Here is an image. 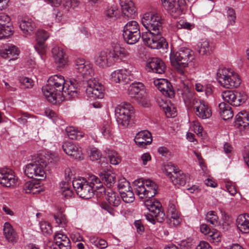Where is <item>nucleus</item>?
<instances>
[{"mask_svg":"<svg viewBox=\"0 0 249 249\" xmlns=\"http://www.w3.org/2000/svg\"><path fill=\"white\" fill-rule=\"evenodd\" d=\"M49 155H40L34 161L27 164L24 168V173L29 178L42 180L46 178L45 168L49 162Z\"/></svg>","mask_w":249,"mask_h":249,"instance_id":"nucleus-4","label":"nucleus"},{"mask_svg":"<svg viewBox=\"0 0 249 249\" xmlns=\"http://www.w3.org/2000/svg\"><path fill=\"white\" fill-rule=\"evenodd\" d=\"M36 36L37 42H44L48 39V38L49 36V35L48 33H47L45 31L43 30H39L37 32L36 34Z\"/></svg>","mask_w":249,"mask_h":249,"instance_id":"nucleus-53","label":"nucleus"},{"mask_svg":"<svg viewBox=\"0 0 249 249\" xmlns=\"http://www.w3.org/2000/svg\"><path fill=\"white\" fill-rule=\"evenodd\" d=\"M100 178L107 188H110V187L115 183L116 179L115 175L109 173H106L101 175Z\"/></svg>","mask_w":249,"mask_h":249,"instance_id":"nucleus-39","label":"nucleus"},{"mask_svg":"<svg viewBox=\"0 0 249 249\" xmlns=\"http://www.w3.org/2000/svg\"><path fill=\"white\" fill-rule=\"evenodd\" d=\"M217 78L220 85L227 89L237 88L241 84L238 75L229 68L219 69L217 72Z\"/></svg>","mask_w":249,"mask_h":249,"instance_id":"nucleus-6","label":"nucleus"},{"mask_svg":"<svg viewBox=\"0 0 249 249\" xmlns=\"http://www.w3.org/2000/svg\"><path fill=\"white\" fill-rule=\"evenodd\" d=\"M62 195L65 197H71L73 192L70 189L69 184L67 182H61L60 184Z\"/></svg>","mask_w":249,"mask_h":249,"instance_id":"nucleus-42","label":"nucleus"},{"mask_svg":"<svg viewBox=\"0 0 249 249\" xmlns=\"http://www.w3.org/2000/svg\"><path fill=\"white\" fill-rule=\"evenodd\" d=\"M79 4V0H66L63 5L66 11H69L71 8L73 9L77 7Z\"/></svg>","mask_w":249,"mask_h":249,"instance_id":"nucleus-49","label":"nucleus"},{"mask_svg":"<svg viewBox=\"0 0 249 249\" xmlns=\"http://www.w3.org/2000/svg\"><path fill=\"white\" fill-rule=\"evenodd\" d=\"M208 239L213 243H218L221 241L220 232L215 229H213L211 233L207 236Z\"/></svg>","mask_w":249,"mask_h":249,"instance_id":"nucleus-47","label":"nucleus"},{"mask_svg":"<svg viewBox=\"0 0 249 249\" xmlns=\"http://www.w3.org/2000/svg\"><path fill=\"white\" fill-rule=\"evenodd\" d=\"M154 85L165 96L169 98L174 96V91L171 83L165 79H157L154 81Z\"/></svg>","mask_w":249,"mask_h":249,"instance_id":"nucleus-19","label":"nucleus"},{"mask_svg":"<svg viewBox=\"0 0 249 249\" xmlns=\"http://www.w3.org/2000/svg\"><path fill=\"white\" fill-rule=\"evenodd\" d=\"M196 249H212V248L208 242L201 241L196 246Z\"/></svg>","mask_w":249,"mask_h":249,"instance_id":"nucleus-64","label":"nucleus"},{"mask_svg":"<svg viewBox=\"0 0 249 249\" xmlns=\"http://www.w3.org/2000/svg\"><path fill=\"white\" fill-rule=\"evenodd\" d=\"M19 54L18 49L14 45H10L4 49L0 51V55L4 58L14 59L17 58Z\"/></svg>","mask_w":249,"mask_h":249,"instance_id":"nucleus-30","label":"nucleus"},{"mask_svg":"<svg viewBox=\"0 0 249 249\" xmlns=\"http://www.w3.org/2000/svg\"><path fill=\"white\" fill-rule=\"evenodd\" d=\"M194 58L193 51L187 48H181L177 52H172L170 55L171 65L181 74L184 73L183 69L187 67Z\"/></svg>","mask_w":249,"mask_h":249,"instance_id":"nucleus-5","label":"nucleus"},{"mask_svg":"<svg viewBox=\"0 0 249 249\" xmlns=\"http://www.w3.org/2000/svg\"><path fill=\"white\" fill-rule=\"evenodd\" d=\"M235 126L240 129H249V113L243 110L239 112L235 116Z\"/></svg>","mask_w":249,"mask_h":249,"instance_id":"nucleus-23","label":"nucleus"},{"mask_svg":"<svg viewBox=\"0 0 249 249\" xmlns=\"http://www.w3.org/2000/svg\"><path fill=\"white\" fill-rule=\"evenodd\" d=\"M233 106L238 107L244 103L248 99L246 93L242 90H235Z\"/></svg>","mask_w":249,"mask_h":249,"instance_id":"nucleus-37","label":"nucleus"},{"mask_svg":"<svg viewBox=\"0 0 249 249\" xmlns=\"http://www.w3.org/2000/svg\"><path fill=\"white\" fill-rule=\"evenodd\" d=\"M54 240L55 241L56 244H57L63 241H67L70 240L66 235L57 233H55L54 236Z\"/></svg>","mask_w":249,"mask_h":249,"instance_id":"nucleus-60","label":"nucleus"},{"mask_svg":"<svg viewBox=\"0 0 249 249\" xmlns=\"http://www.w3.org/2000/svg\"><path fill=\"white\" fill-rule=\"evenodd\" d=\"M54 218L56 223L58 225H61L62 227H64L67 223V220L65 215L61 212H59L56 214H55Z\"/></svg>","mask_w":249,"mask_h":249,"instance_id":"nucleus-50","label":"nucleus"},{"mask_svg":"<svg viewBox=\"0 0 249 249\" xmlns=\"http://www.w3.org/2000/svg\"><path fill=\"white\" fill-rule=\"evenodd\" d=\"M118 187L120 194L131 190L129 182L124 178L119 180Z\"/></svg>","mask_w":249,"mask_h":249,"instance_id":"nucleus-46","label":"nucleus"},{"mask_svg":"<svg viewBox=\"0 0 249 249\" xmlns=\"http://www.w3.org/2000/svg\"><path fill=\"white\" fill-rule=\"evenodd\" d=\"M103 195L106 196V199L110 205L117 207L120 204L121 200L118 194L111 188L105 189V192H102V194H98V195Z\"/></svg>","mask_w":249,"mask_h":249,"instance_id":"nucleus-28","label":"nucleus"},{"mask_svg":"<svg viewBox=\"0 0 249 249\" xmlns=\"http://www.w3.org/2000/svg\"><path fill=\"white\" fill-rule=\"evenodd\" d=\"M80 88L79 82L75 79H70L66 80L65 87L62 92V98L71 99L77 96V92Z\"/></svg>","mask_w":249,"mask_h":249,"instance_id":"nucleus-16","label":"nucleus"},{"mask_svg":"<svg viewBox=\"0 0 249 249\" xmlns=\"http://www.w3.org/2000/svg\"><path fill=\"white\" fill-rule=\"evenodd\" d=\"M18 180L12 169L8 168L0 169V184L2 186L7 187L16 186Z\"/></svg>","mask_w":249,"mask_h":249,"instance_id":"nucleus-14","label":"nucleus"},{"mask_svg":"<svg viewBox=\"0 0 249 249\" xmlns=\"http://www.w3.org/2000/svg\"><path fill=\"white\" fill-rule=\"evenodd\" d=\"M101 157V154L96 148H92L90 150V159L92 161L97 160Z\"/></svg>","mask_w":249,"mask_h":249,"instance_id":"nucleus-59","label":"nucleus"},{"mask_svg":"<svg viewBox=\"0 0 249 249\" xmlns=\"http://www.w3.org/2000/svg\"><path fill=\"white\" fill-rule=\"evenodd\" d=\"M144 205L149 212L155 214L158 222H162L164 221L165 215L160 202L148 199L145 201Z\"/></svg>","mask_w":249,"mask_h":249,"instance_id":"nucleus-15","label":"nucleus"},{"mask_svg":"<svg viewBox=\"0 0 249 249\" xmlns=\"http://www.w3.org/2000/svg\"><path fill=\"white\" fill-rule=\"evenodd\" d=\"M75 71L81 76L85 79H90L94 75V71L91 64L85 59L79 58L75 61Z\"/></svg>","mask_w":249,"mask_h":249,"instance_id":"nucleus-12","label":"nucleus"},{"mask_svg":"<svg viewBox=\"0 0 249 249\" xmlns=\"http://www.w3.org/2000/svg\"><path fill=\"white\" fill-rule=\"evenodd\" d=\"M163 7L171 13H177L183 10L176 0H161Z\"/></svg>","mask_w":249,"mask_h":249,"instance_id":"nucleus-32","label":"nucleus"},{"mask_svg":"<svg viewBox=\"0 0 249 249\" xmlns=\"http://www.w3.org/2000/svg\"><path fill=\"white\" fill-rule=\"evenodd\" d=\"M72 185L77 194L84 199H89L93 196L94 188L96 189L97 195L105 191L101 178L94 175L90 176L88 180L84 178H76L73 180Z\"/></svg>","mask_w":249,"mask_h":249,"instance_id":"nucleus-2","label":"nucleus"},{"mask_svg":"<svg viewBox=\"0 0 249 249\" xmlns=\"http://www.w3.org/2000/svg\"><path fill=\"white\" fill-rule=\"evenodd\" d=\"M164 111L167 117H174L176 115V109L171 105H168Z\"/></svg>","mask_w":249,"mask_h":249,"instance_id":"nucleus-61","label":"nucleus"},{"mask_svg":"<svg viewBox=\"0 0 249 249\" xmlns=\"http://www.w3.org/2000/svg\"><path fill=\"white\" fill-rule=\"evenodd\" d=\"M196 114L200 118L206 119L212 116L211 109L207 103L203 101H200L195 107Z\"/></svg>","mask_w":249,"mask_h":249,"instance_id":"nucleus-27","label":"nucleus"},{"mask_svg":"<svg viewBox=\"0 0 249 249\" xmlns=\"http://www.w3.org/2000/svg\"><path fill=\"white\" fill-rule=\"evenodd\" d=\"M104 87L95 79H89L87 81V94L93 98L102 99L104 96Z\"/></svg>","mask_w":249,"mask_h":249,"instance_id":"nucleus-13","label":"nucleus"},{"mask_svg":"<svg viewBox=\"0 0 249 249\" xmlns=\"http://www.w3.org/2000/svg\"><path fill=\"white\" fill-rule=\"evenodd\" d=\"M101 131L105 138H108L112 135V130L110 125L107 122H104L103 124Z\"/></svg>","mask_w":249,"mask_h":249,"instance_id":"nucleus-48","label":"nucleus"},{"mask_svg":"<svg viewBox=\"0 0 249 249\" xmlns=\"http://www.w3.org/2000/svg\"><path fill=\"white\" fill-rule=\"evenodd\" d=\"M136 194L140 198L153 197L157 193L158 186L153 181L138 179L133 182Z\"/></svg>","mask_w":249,"mask_h":249,"instance_id":"nucleus-7","label":"nucleus"},{"mask_svg":"<svg viewBox=\"0 0 249 249\" xmlns=\"http://www.w3.org/2000/svg\"><path fill=\"white\" fill-rule=\"evenodd\" d=\"M123 16L126 19L134 18L136 8L131 0H120Z\"/></svg>","mask_w":249,"mask_h":249,"instance_id":"nucleus-22","label":"nucleus"},{"mask_svg":"<svg viewBox=\"0 0 249 249\" xmlns=\"http://www.w3.org/2000/svg\"><path fill=\"white\" fill-rule=\"evenodd\" d=\"M164 171L166 175L171 179L175 173L178 171V169L174 164L170 162L164 166Z\"/></svg>","mask_w":249,"mask_h":249,"instance_id":"nucleus-43","label":"nucleus"},{"mask_svg":"<svg viewBox=\"0 0 249 249\" xmlns=\"http://www.w3.org/2000/svg\"><path fill=\"white\" fill-rule=\"evenodd\" d=\"M19 27L25 36L32 35L36 29L35 22L29 18L22 20L19 24Z\"/></svg>","mask_w":249,"mask_h":249,"instance_id":"nucleus-31","label":"nucleus"},{"mask_svg":"<svg viewBox=\"0 0 249 249\" xmlns=\"http://www.w3.org/2000/svg\"><path fill=\"white\" fill-rule=\"evenodd\" d=\"M119 10L117 6H108L104 12L105 16L109 18H116L119 15Z\"/></svg>","mask_w":249,"mask_h":249,"instance_id":"nucleus-40","label":"nucleus"},{"mask_svg":"<svg viewBox=\"0 0 249 249\" xmlns=\"http://www.w3.org/2000/svg\"><path fill=\"white\" fill-rule=\"evenodd\" d=\"M226 188L229 193L232 196L237 193V190L235 185L230 182H228L226 184Z\"/></svg>","mask_w":249,"mask_h":249,"instance_id":"nucleus-62","label":"nucleus"},{"mask_svg":"<svg viewBox=\"0 0 249 249\" xmlns=\"http://www.w3.org/2000/svg\"><path fill=\"white\" fill-rule=\"evenodd\" d=\"M218 216L214 211H210L207 213L205 219L207 222L215 226L218 224Z\"/></svg>","mask_w":249,"mask_h":249,"instance_id":"nucleus-44","label":"nucleus"},{"mask_svg":"<svg viewBox=\"0 0 249 249\" xmlns=\"http://www.w3.org/2000/svg\"><path fill=\"white\" fill-rule=\"evenodd\" d=\"M115 112L119 126L123 128H127L134 113L132 106L127 103H121L116 107Z\"/></svg>","mask_w":249,"mask_h":249,"instance_id":"nucleus-8","label":"nucleus"},{"mask_svg":"<svg viewBox=\"0 0 249 249\" xmlns=\"http://www.w3.org/2000/svg\"><path fill=\"white\" fill-rule=\"evenodd\" d=\"M52 53L54 62L59 67H63L67 65L68 57L62 48L54 46L52 50Z\"/></svg>","mask_w":249,"mask_h":249,"instance_id":"nucleus-20","label":"nucleus"},{"mask_svg":"<svg viewBox=\"0 0 249 249\" xmlns=\"http://www.w3.org/2000/svg\"><path fill=\"white\" fill-rule=\"evenodd\" d=\"M120 195L123 200L125 203L133 202L135 199L134 194L131 190L122 193Z\"/></svg>","mask_w":249,"mask_h":249,"instance_id":"nucleus-45","label":"nucleus"},{"mask_svg":"<svg viewBox=\"0 0 249 249\" xmlns=\"http://www.w3.org/2000/svg\"><path fill=\"white\" fill-rule=\"evenodd\" d=\"M197 49L201 55L210 54L211 47L209 41L206 38L201 39L197 44Z\"/></svg>","mask_w":249,"mask_h":249,"instance_id":"nucleus-36","label":"nucleus"},{"mask_svg":"<svg viewBox=\"0 0 249 249\" xmlns=\"http://www.w3.org/2000/svg\"><path fill=\"white\" fill-rule=\"evenodd\" d=\"M136 144L140 147H145L151 143L152 139L151 133L146 130L138 132L134 139Z\"/></svg>","mask_w":249,"mask_h":249,"instance_id":"nucleus-24","label":"nucleus"},{"mask_svg":"<svg viewBox=\"0 0 249 249\" xmlns=\"http://www.w3.org/2000/svg\"><path fill=\"white\" fill-rule=\"evenodd\" d=\"M40 227L44 233L51 234L52 232V226L49 223L46 221L41 222L40 224Z\"/></svg>","mask_w":249,"mask_h":249,"instance_id":"nucleus-55","label":"nucleus"},{"mask_svg":"<svg viewBox=\"0 0 249 249\" xmlns=\"http://www.w3.org/2000/svg\"><path fill=\"white\" fill-rule=\"evenodd\" d=\"M168 224L171 227H176L178 226L181 222L178 211L174 204L169 206L168 209Z\"/></svg>","mask_w":249,"mask_h":249,"instance_id":"nucleus-26","label":"nucleus"},{"mask_svg":"<svg viewBox=\"0 0 249 249\" xmlns=\"http://www.w3.org/2000/svg\"><path fill=\"white\" fill-rule=\"evenodd\" d=\"M131 71L127 69L117 70L110 74V81L114 83L124 84L130 80Z\"/></svg>","mask_w":249,"mask_h":249,"instance_id":"nucleus-18","label":"nucleus"},{"mask_svg":"<svg viewBox=\"0 0 249 249\" xmlns=\"http://www.w3.org/2000/svg\"><path fill=\"white\" fill-rule=\"evenodd\" d=\"M11 29L8 26H6L5 24L0 23V39L3 36H8L10 35Z\"/></svg>","mask_w":249,"mask_h":249,"instance_id":"nucleus-57","label":"nucleus"},{"mask_svg":"<svg viewBox=\"0 0 249 249\" xmlns=\"http://www.w3.org/2000/svg\"><path fill=\"white\" fill-rule=\"evenodd\" d=\"M62 149L67 155L74 159L81 160L83 158L81 147L75 143L65 142L62 144Z\"/></svg>","mask_w":249,"mask_h":249,"instance_id":"nucleus-17","label":"nucleus"},{"mask_svg":"<svg viewBox=\"0 0 249 249\" xmlns=\"http://www.w3.org/2000/svg\"><path fill=\"white\" fill-rule=\"evenodd\" d=\"M108 157L110 160V162L112 164L117 165L121 161V158L118 155V154L115 151H111L108 154Z\"/></svg>","mask_w":249,"mask_h":249,"instance_id":"nucleus-51","label":"nucleus"},{"mask_svg":"<svg viewBox=\"0 0 249 249\" xmlns=\"http://www.w3.org/2000/svg\"><path fill=\"white\" fill-rule=\"evenodd\" d=\"M176 27L178 29H184L191 30L194 27L192 24L183 20H180L176 23Z\"/></svg>","mask_w":249,"mask_h":249,"instance_id":"nucleus-56","label":"nucleus"},{"mask_svg":"<svg viewBox=\"0 0 249 249\" xmlns=\"http://www.w3.org/2000/svg\"><path fill=\"white\" fill-rule=\"evenodd\" d=\"M66 80L63 76L59 74L51 76L47 85L42 90L47 100L53 104H59L63 101L62 92L65 87Z\"/></svg>","mask_w":249,"mask_h":249,"instance_id":"nucleus-3","label":"nucleus"},{"mask_svg":"<svg viewBox=\"0 0 249 249\" xmlns=\"http://www.w3.org/2000/svg\"><path fill=\"white\" fill-rule=\"evenodd\" d=\"M123 37L127 44H134L141 37V32L138 23L135 20L127 22L124 27Z\"/></svg>","mask_w":249,"mask_h":249,"instance_id":"nucleus-9","label":"nucleus"},{"mask_svg":"<svg viewBox=\"0 0 249 249\" xmlns=\"http://www.w3.org/2000/svg\"><path fill=\"white\" fill-rule=\"evenodd\" d=\"M114 56L112 54L111 49H104L97 53L95 55L94 62L95 64L99 67L106 68L115 64Z\"/></svg>","mask_w":249,"mask_h":249,"instance_id":"nucleus-11","label":"nucleus"},{"mask_svg":"<svg viewBox=\"0 0 249 249\" xmlns=\"http://www.w3.org/2000/svg\"><path fill=\"white\" fill-rule=\"evenodd\" d=\"M182 85L183 88V91L182 93V94L184 100L185 101L187 99H189L192 96V94L191 93L189 92V86L188 82H183L182 83Z\"/></svg>","mask_w":249,"mask_h":249,"instance_id":"nucleus-54","label":"nucleus"},{"mask_svg":"<svg viewBox=\"0 0 249 249\" xmlns=\"http://www.w3.org/2000/svg\"><path fill=\"white\" fill-rule=\"evenodd\" d=\"M19 81L21 85L24 88H31L34 86L33 80L26 77H20Z\"/></svg>","mask_w":249,"mask_h":249,"instance_id":"nucleus-52","label":"nucleus"},{"mask_svg":"<svg viewBox=\"0 0 249 249\" xmlns=\"http://www.w3.org/2000/svg\"><path fill=\"white\" fill-rule=\"evenodd\" d=\"M235 90H225L222 92L223 99L230 105L233 106Z\"/></svg>","mask_w":249,"mask_h":249,"instance_id":"nucleus-41","label":"nucleus"},{"mask_svg":"<svg viewBox=\"0 0 249 249\" xmlns=\"http://www.w3.org/2000/svg\"><path fill=\"white\" fill-rule=\"evenodd\" d=\"M36 181H30L26 182L23 186V190L25 191L26 193L30 194L33 191V188L35 187Z\"/></svg>","mask_w":249,"mask_h":249,"instance_id":"nucleus-58","label":"nucleus"},{"mask_svg":"<svg viewBox=\"0 0 249 249\" xmlns=\"http://www.w3.org/2000/svg\"><path fill=\"white\" fill-rule=\"evenodd\" d=\"M146 69L149 72L162 74L165 72L166 66L161 59L158 58H153L147 63Z\"/></svg>","mask_w":249,"mask_h":249,"instance_id":"nucleus-21","label":"nucleus"},{"mask_svg":"<svg viewBox=\"0 0 249 249\" xmlns=\"http://www.w3.org/2000/svg\"><path fill=\"white\" fill-rule=\"evenodd\" d=\"M4 234L9 242H16L18 239V236L12 227V225L9 222H5L3 227Z\"/></svg>","mask_w":249,"mask_h":249,"instance_id":"nucleus-33","label":"nucleus"},{"mask_svg":"<svg viewBox=\"0 0 249 249\" xmlns=\"http://www.w3.org/2000/svg\"><path fill=\"white\" fill-rule=\"evenodd\" d=\"M112 50V54L114 56L115 63L119 59H127L131 57L130 48H124L120 46H115Z\"/></svg>","mask_w":249,"mask_h":249,"instance_id":"nucleus-25","label":"nucleus"},{"mask_svg":"<svg viewBox=\"0 0 249 249\" xmlns=\"http://www.w3.org/2000/svg\"><path fill=\"white\" fill-rule=\"evenodd\" d=\"M219 113L221 117L224 120L231 119L233 116V112L231 107L222 102L219 104Z\"/></svg>","mask_w":249,"mask_h":249,"instance_id":"nucleus-34","label":"nucleus"},{"mask_svg":"<svg viewBox=\"0 0 249 249\" xmlns=\"http://www.w3.org/2000/svg\"><path fill=\"white\" fill-rule=\"evenodd\" d=\"M68 137L71 140H79L84 136V133L73 126H68L66 128Z\"/></svg>","mask_w":249,"mask_h":249,"instance_id":"nucleus-35","label":"nucleus"},{"mask_svg":"<svg viewBox=\"0 0 249 249\" xmlns=\"http://www.w3.org/2000/svg\"><path fill=\"white\" fill-rule=\"evenodd\" d=\"M236 225L238 230L243 233H249V214H242L236 218Z\"/></svg>","mask_w":249,"mask_h":249,"instance_id":"nucleus-29","label":"nucleus"},{"mask_svg":"<svg viewBox=\"0 0 249 249\" xmlns=\"http://www.w3.org/2000/svg\"><path fill=\"white\" fill-rule=\"evenodd\" d=\"M130 97L134 98L139 104L144 107H148L150 103L146 97L144 85L141 83H133L128 89Z\"/></svg>","mask_w":249,"mask_h":249,"instance_id":"nucleus-10","label":"nucleus"},{"mask_svg":"<svg viewBox=\"0 0 249 249\" xmlns=\"http://www.w3.org/2000/svg\"><path fill=\"white\" fill-rule=\"evenodd\" d=\"M171 179L175 185L178 184L183 186L186 183L187 177L181 171H178L175 173V175L173 176Z\"/></svg>","mask_w":249,"mask_h":249,"instance_id":"nucleus-38","label":"nucleus"},{"mask_svg":"<svg viewBox=\"0 0 249 249\" xmlns=\"http://www.w3.org/2000/svg\"><path fill=\"white\" fill-rule=\"evenodd\" d=\"M228 18L230 23L232 25L235 22V14L234 10L231 8H228L227 10Z\"/></svg>","mask_w":249,"mask_h":249,"instance_id":"nucleus-63","label":"nucleus"},{"mask_svg":"<svg viewBox=\"0 0 249 249\" xmlns=\"http://www.w3.org/2000/svg\"><path fill=\"white\" fill-rule=\"evenodd\" d=\"M141 21L147 30L142 35L143 42L147 46L153 49H160L168 46L165 38L161 35L162 19L159 13L156 12L145 13Z\"/></svg>","mask_w":249,"mask_h":249,"instance_id":"nucleus-1","label":"nucleus"}]
</instances>
